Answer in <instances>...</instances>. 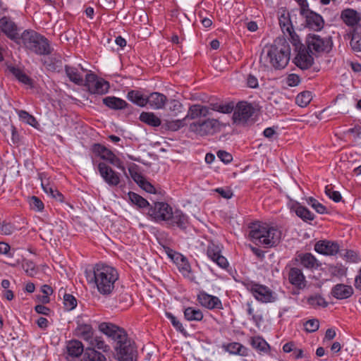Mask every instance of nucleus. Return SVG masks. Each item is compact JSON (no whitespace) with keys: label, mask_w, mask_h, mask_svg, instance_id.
<instances>
[{"label":"nucleus","mask_w":361,"mask_h":361,"mask_svg":"<svg viewBox=\"0 0 361 361\" xmlns=\"http://www.w3.org/2000/svg\"><path fill=\"white\" fill-rule=\"evenodd\" d=\"M290 48L284 37H279L272 45L267 47V53L262 52L260 62L268 61L275 69L284 68L290 59Z\"/></svg>","instance_id":"obj_1"},{"label":"nucleus","mask_w":361,"mask_h":361,"mask_svg":"<svg viewBox=\"0 0 361 361\" xmlns=\"http://www.w3.org/2000/svg\"><path fill=\"white\" fill-rule=\"evenodd\" d=\"M249 236L254 243L264 247L276 246L281 240V232L265 224L252 223L249 226Z\"/></svg>","instance_id":"obj_2"},{"label":"nucleus","mask_w":361,"mask_h":361,"mask_svg":"<svg viewBox=\"0 0 361 361\" xmlns=\"http://www.w3.org/2000/svg\"><path fill=\"white\" fill-rule=\"evenodd\" d=\"M92 279L98 291L102 295H109L114 288L115 282L118 279V274L112 267L97 264L94 267Z\"/></svg>","instance_id":"obj_3"},{"label":"nucleus","mask_w":361,"mask_h":361,"mask_svg":"<svg viewBox=\"0 0 361 361\" xmlns=\"http://www.w3.org/2000/svg\"><path fill=\"white\" fill-rule=\"evenodd\" d=\"M21 40L27 49L37 54L49 55L51 53L47 39L33 30H25L21 35Z\"/></svg>","instance_id":"obj_4"},{"label":"nucleus","mask_w":361,"mask_h":361,"mask_svg":"<svg viewBox=\"0 0 361 361\" xmlns=\"http://www.w3.org/2000/svg\"><path fill=\"white\" fill-rule=\"evenodd\" d=\"M306 44L312 54H327L331 51L333 47L331 37H322L315 34L307 35Z\"/></svg>","instance_id":"obj_5"},{"label":"nucleus","mask_w":361,"mask_h":361,"mask_svg":"<svg viewBox=\"0 0 361 361\" xmlns=\"http://www.w3.org/2000/svg\"><path fill=\"white\" fill-rule=\"evenodd\" d=\"M98 328L102 333L113 341L114 348L130 339L123 328L112 323L102 322Z\"/></svg>","instance_id":"obj_6"},{"label":"nucleus","mask_w":361,"mask_h":361,"mask_svg":"<svg viewBox=\"0 0 361 361\" xmlns=\"http://www.w3.org/2000/svg\"><path fill=\"white\" fill-rule=\"evenodd\" d=\"M119 361H137V350L135 343L128 339L114 348Z\"/></svg>","instance_id":"obj_7"},{"label":"nucleus","mask_w":361,"mask_h":361,"mask_svg":"<svg viewBox=\"0 0 361 361\" xmlns=\"http://www.w3.org/2000/svg\"><path fill=\"white\" fill-rule=\"evenodd\" d=\"M84 85L91 94H104L108 92L109 83L102 78H98L94 73H87Z\"/></svg>","instance_id":"obj_8"},{"label":"nucleus","mask_w":361,"mask_h":361,"mask_svg":"<svg viewBox=\"0 0 361 361\" xmlns=\"http://www.w3.org/2000/svg\"><path fill=\"white\" fill-rule=\"evenodd\" d=\"M247 288L252 293L255 298L259 302L265 303L273 302L277 299L276 293L264 285L251 283Z\"/></svg>","instance_id":"obj_9"},{"label":"nucleus","mask_w":361,"mask_h":361,"mask_svg":"<svg viewBox=\"0 0 361 361\" xmlns=\"http://www.w3.org/2000/svg\"><path fill=\"white\" fill-rule=\"evenodd\" d=\"M219 128V121L216 119L208 118L203 121L194 122L190 125V130L204 136L214 133Z\"/></svg>","instance_id":"obj_10"},{"label":"nucleus","mask_w":361,"mask_h":361,"mask_svg":"<svg viewBox=\"0 0 361 361\" xmlns=\"http://www.w3.org/2000/svg\"><path fill=\"white\" fill-rule=\"evenodd\" d=\"M255 109L247 102H240L234 109L233 119L236 123H245L253 115Z\"/></svg>","instance_id":"obj_11"},{"label":"nucleus","mask_w":361,"mask_h":361,"mask_svg":"<svg viewBox=\"0 0 361 361\" xmlns=\"http://www.w3.org/2000/svg\"><path fill=\"white\" fill-rule=\"evenodd\" d=\"M99 173L104 182L111 187L117 186L121 182L120 175L104 162H100L97 166Z\"/></svg>","instance_id":"obj_12"},{"label":"nucleus","mask_w":361,"mask_h":361,"mask_svg":"<svg viewBox=\"0 0 361 361\" xmlns=\"http://www.w3.org/2000/svg\"><path fill=\"white\" fill-rule=\"evenodd\" d=\"M171 209L172 208L169 204L158 202H155L154 206L149 207L147 214L156 221H166L169 219V215Z\"/></svg>","instance_id":"obj_13"},{"label":"nucleus","mask_w":361,"mask_h":361,"mask_svg":"<svg viewBox=\"0 0 361 361\" xmlns=\"http://www.w3.org/2000/svg\"><path fill=\"white\" fill-rule=\"evenodd\" d=\"M0 29L9 39L16 42L21 39L18 27L11 18L4 16L0 19Z\"/></svg>","instance_id":"obj_14"},{"label":"nucleus","mask_w":361,"mask_h":361,"mask_svg":"<svg viewBox=\"0 0 361 361\" xmlns=\"http://www.w3.org/2000/svg\"><path fill=\"white\" fill-rule=\"evenodd\" d=\"M314 250L318 253L333 256L339 252L340 246L337 242L324 240L315 243Z\"/></svg>","instance_id":"obj_15"},{"label":"nucleus","mask_w":361,"mask_h":361,"mask_svg":"<svg viewBox=\"0 0 361 361\" xmlns=\"http://www.w3.org/2000/svg\"><path fill=\"white\" fill-rule=\"evenodd\" d=\"M221 250L218 245L211 243L208 245L207 255L213 262L222 269H226L228 267V262L225 257L221 254Z\"/></svg>","instance_id":"obj_16"},{"label":"nucleus","mask_w":361,"mask_h":361,"mask_svg":"<svg viewBox=\"0 0 361 361\" xmlns=\"http://www.w3.org/2000/svg\"><path fill=\"white\" fill-rule=\"evenodd\" d=\"M166 221L169 226H176L181 230H185L189 223L188 216L179 209H176L175 211L171 209L169 215V219Z\"/></svg>","instance_id":"obj_17"},{"label":"nucleus","mask_w":361,"mask_h":361,"mask_svg":"<svg viewBox=\"0 0 361 361\" xmlns=\"http://www.w3.org/2000/svg\"><path fill=\"white\" fill-rule=\"evenodd\" d=\"M197 300L200 305L207 309H222V303L220 299L204 291H201L197 295Z\"/></svg>","instance_id":"obj_18"},{"label":"nucleus","mask_w":361,"mask_h":361,"mask_svg":"<svg viewBox=\"0 0 361 361\" xmlns=\"http://www.w3.org/2000/svg\"><path fill=\"white\" fill-rule=\"evenodd\" d=\"M310 53L307 47L298 51L294 59L295 65L302 70L310 68L314 62V59Z\"/></svg>","instance_id":"obj_19"},{"label":"nucleus","mask_w":361,"mask_h":361,"mask_svg":"<svg viewBox=\"0 0 361 361\" xmlns=\"http://www.w3.org/2000/svg\"><path fill=\"white\" fill-rule=\"evenodd\" d=\"M45 68L50 71L60 73L63 71L62 57L59 54H52L42 60Z\"/></svg>","instance_id":"obj_20"},{"label":"nucleus","mask_w":361,"mask_h":361,"mask_svg":"<svg viewBox=\"0 0 361 361\" xmlns=\"http://www.w3.org/2000/svg\"><path fill=\"white\" fill-rule=\"evenodd\" d=\"M307 27L314 31L321 30L324 25L323 18L318 13L314 12H309L307 15L304 16Z\"/></svg>","instance_id":"obj_21"},{"label":"nucleus","mask_w":361,"mask_h":361,"mask_svg":"<svg viewBox=\"0 0 361 361\" xmlns=\"http://www.w3.org/2000/svg\"><path fill=\"white\" fill-rule=\"evenodd\" d=\"M341 18L347 25L356 27L361 20V14L354 9L347 8L341 12Z\"/></svg>","instance_id":"obj_22"},{"label":"nucleus","mask_w":361,"mask_h":361,"mask_svg":"<svg viewBox=\"0 0 361 361\" xmlns=\"http://www.w3.org/2000/svg\"><path fill=\"white\" fill-rule=\"evenodd\" d=\"M331 293L336 299L343 300L350 298L353 294V289L350 286L340 283L332 288Z\"/></svg>","instance_id":"obj_23"},{"label":"nucleus","mask_w":361,"mask_h":361,"mask_svg":"<svg viewBox=\"0 0 361 361\" xmlns=\"http://www.w3.org/2000/svg\"><path fill=\"white\" fill-rule=\"evenodd\" d=\"M351 49L356 52H361V25L353 27L352 31L347 34Z\"/></svg>","instance_id":"obj_24"},{"label":"nucleus","mask_w":361,"mask_h":361,"mask_svg":"<svg viewBox=\"0 0 361 361\" xmlns=\"http://www.w3.org/2000/svg\"><path fill=\"white\" fill-rule=\"evenodd\" d=\"M74 334L88 343L94 336V331L91 324L78 323Z\"/></svg>","instance_id":"obj_25"},{"label":"nucleus","mask_w":361,"mask_h":361,"mask_svg":"<svg viewBox=\"0 0 361 361\" xmlns=\"http://www.w3.org/2000/svg\"><path fill=\"white\" fill-rule=\"evenodd\" d=\"M102 101L104 104L113 110H122L128 109V106H130L129 104L125 100L114 96L106 97Z\"/></svg>","instance_id":"obj_26"},{"label":"nucleus","mask_w":361,"mask_h":361,"mask_svg":"<svg viewBox=\"0 0 361 361\" xmlns=\"http://www.w3.org/2000/svg\"><path fill=\"white\" fill-rule=\"evenodd\" d=\"M166 97L159 92H152L149 96H147V104H149L154 109H160L164 108Z\"/></svg>","instance_id":"obj_27"},{"label":"nucleus","mask_w":361,"mask_h":361,"mask_svg":"<svg viewBox=\"0 0 361 361\" xmlns=\"http://www.w3.org/2000/svg\"><path fill=\"white\" fill-rule=\"evenodd\" d=\"M209 114V108L207 106L193 104L189 107L186 118L195 119L200 116H207Z\"/></svg>","instance_id":"obj_28"},{"label":"nucleus","mask_w":361,"mask_h":361,"mask_svg":"<svg viewBox=\"0 0 361 361\" xmlns=\"http://www.w3.org/2000/svg\"><path fill=\"white\" fill-rule=\"evenodd\" d=\"M68 353V359L71 357H78L82 355L84 351V346L82 342L78 340L69 341L66 346Z\"/></svg>","instance_id":"obj_29"},{"label":"nucleus","mask_w":361,"mask_h":361,"mask_svg":"<svg viewBox=\"0 0 361 361\" xmlns=\"http://www.w3.org/2000/svg\"><path fill=\"white\" fill-rule=\"evenodd\" d=\"M64 68L66 74L69 78L70 81L78 85H84L85 80H83L82 75L79 73L77 68L66 65Z\"/></svg>","instance_id":"obj_30"},{"label":"nucleus","mask_w":361,"mask_h":361,"mask_svg":"<svg viewBox=\"0 0 361 361\" xmlns=\"http://www.w3.org/2000/svg\"><path fill=\"white\" fill-rule=\"evenodd\" d=\"M288 281L295 286H300L305 281L302 271L296 267L290 268L288 271Z\"/></svg>","instance_id":"obj_31"},{"label":"nucleus","mask_w":361,"mask_h":361,"mask_svg":"<svg viewBox=\"0 0 361 361\" xmlns=\"http://www.w3.org/2000/svg\"><path fill=\"white\" fill-rule=\"evenodd\" d=\"M127 99L140 107L147 105V96H145L138 90L129 91L127 94Z\"/></svg>","instance_id":"obj_32"},{"label":"nucleus","mask_w":361,"mask_h":361,"mask_svg":"<svg viewBox=\"0 0 361 361\" xmlns=\"http://www.w3.org/2000/svg\"><path fill=\"white\" fill-rule=\"evenodd\" d=\"M92 152L101 159L109 162L111 159L114 157V154L112 151L102 145L101 144H94L92 146Z\"/></svg>","instance_id":"obj_33"},{"label":"nucleus","mask_w":361,"mask_h":361,"mask_svg":"<svg viewBox=\"0 0 361 361\" xmlns=\"http://www.w3.org/2000/svg\"><path fill=\"white\" fill-rule=\"evenodd\" d=\"M140 120L153 127L159 126L161 123V120L154 113L152 112H142L139 117Z\"/></svg>","instance_id":"obj_34"},{"label":"nucleus","mask_w":361,"mask_h":361,"mask_svg":"<svg viewBox=\"0 0 361 361\" xmlns=\"http://www.w3.org/2000/svg\"><path fill=\"white\" fill-rule=\"evenodd\" d=\"M84 360L85 361H106L105 356L100 352L97 351L93 348H87L84 353Z\"/></svg>","instance_id":"obj_35"},{"label":"nucleus","mask_w":361,"mask_h":361,"mask_svg":"<svg viewBox=\"0 0 361 361\" xmlns=\"http://www.w3.org/2000/svg\"><path fill=\"white\" fill-rule=\"evenodd\" d=\"M184 317L188 321H201L203 319V314L199 309L188 307L184 310Z\"/></svg>","instance_id":"obj_36"},{"label":"nucleus","mask_w":361,"mask_h":361,"mask_svg":"<svg viewBox=\"0 0 361 361\" xmlns=\"http://www.w3.org/2000/svg\"><path fill=\"white\" fill-rule=\"evenodd\" d=\"M90 345L89 348H95L99 350H102L103 352H108L110 350V347L109 345L106 344L105 341L100 336H94L90 339L88 342Z\"/></svg>","instance_id":"obj_37"},{"label":"nucleus","mask_w":361,"mask_h":361,"mask_svg":"<svg viewBox=\"0 0 361 361\" xmlns=\"http://www.w3.org/2000/svg\"><path fill=\"white\" fill-rule=\"evenodd\" d=\"M295 212L296 215L304 221H312L314 219V214L313 213L307 208L299 204L295 206Z\"/></svg>","instance_id":"obj_38"},{"label":"nucleus","mask_w":361,"mask_h":361,"mask_svg":"<svg viewBox=\"0 0 361 361\" xmlns=\"http://www.w3.org/2000/svg\"><path fill=\"white\" fill-rule=\"evenodd\" d=\"M298 257L301 264L306 268H314L316 265L318 266L317 259L311 253L300 254Z\"/></svg>","instance_id":"obj_39"},{"label":"nucleus","mask_w":361,"mask_h":361,"mask_svg":"<svg viewBox=\"0 0 361 361\" xmlns=\"http://www.w3.org/2000/svg\"><path fill=\"white\" fill-rule=\"evenodd\" d=\"M128 197L130 202L139 208L149 207L150 204L145 198L134 192H128Z\"/></svg>","instance_id":"obj_40"},{"label":"nucleus","mask_w":361,"mask_h":361,"mask_svg":"<svg viewBox=\"0 0 361 361\" xmlns=\"http://www.w3.org/2000/svg\"><path fill=\"white\" fill-rule=\"evenodd\" d=\"M209 110L216 111L224 114H229L234 109V105L233 103H228L226 104H220L219 103H211L208 106Z\"/></svg>","instance_id":"obj_41"},{"label":"nucleus","mask_w":361,"mask_h":361,"mask_svg":"<svg viewBox=\"0 0 361 361\" xmlns=\"http://www.w3.org/2000/svg\"><path fill=\"white\" fill-rule=\"evenodd\" d=\"M226 350L231 354H237L245 356L247 355V348L239 343H231L226 346Z\"/></svg>","instance_id":"obj_42"},{"label":"nucleus","mask_w":361,"mask_h":361,"mask_svg":"<svg viewBox=\"0 0 361 361\" xmlns=\"http://www.w3.org/2000/svg\"><path fill=\"white\" fill-rule=\"evenodd\" d=\"M42 187L43 190L53 198L56 199L58 201L62 202L63 196V195L57 190L53 185H51L49 183L45 184L44 182L42 183Z\"/></svg>","instance_id":"obj_43"},{"label":"nucleus","mask_w":361,"mask_h":361,"mask_svg":"<svg viewBox=\"0 0 361 361\" xmlns=\"http://www.w3.org/2000/svg\"><path fill=\"white\" fill-rule=\"evenodd\" d=\"M178 260L174 262L177 264L178 266V269L183 274H188L190 273L191 269L190 265L186 259L183 255H177Z\"/></svg>","instance_id":"obj_44"},{"label":"nucleus","mask_w":361,"mask_h":361,"mask_svg":"<svg viewBox=\"0 0 361 361\" xmlns=\"http://www.w3.org/2000/svg\"><path fill=\"white\" fill-rule=\"evenodd\" d=\"M312 99V93L309 91H304L298 94L295 98V102L298 106L305 107L310 104Z\"/></svg>","instance_id":"obj_45"},{"label":"nucleus","mask_w":361,"mask_h":361,"mask_svg":"<svg viewBox=\"0 0 361 361\" xmlns=\"http://www.w3.org/2000/svg\"><path fill=\"white\" fill-rule=\"evenodd\" d=\"M186 116L183 119L173 121H165L164 126L166 128L172 131H176L186 125Z\"/></svg>","instance_id":"obj_46"},{"label":"nucleus","mask_w":361,"mask_h":361,"mask_svg":"<svg viewBox=\"0 0 361 361\" xmlns=\"http://www.w3.org/2000/svg\"><path fill=\"white\" fill-rule=\"evenodd\" d=\"M279 25L283 30V32H287L288 33H290V31L293 30L292 23L290 19L289 13L286 15L285 13L282 14L279 18Z\"/></svg>","instance_id":"obj_47"},{"label":"nucleus","mask_w":361,"mask_h":361,"mask_svg":"<svg viewBox=\"0 0 361 361\" xmlns=\"http://www.w3.org/2000/svg\"><path fill=\"white\" fill-rule=\"evenodd\" d=\"M11 72L13 73V75L22 83L25 85H30L31 84V79L25 73H23L20 68L12 67L10 69Z\"/></svg>","instance_id":"obj_48"},{"label":"nucleus","mask_w":361,"mask_h":361,"mask_svg":"<svg viewBox=\"0 0 361 361\" xmlns=\"http://www.w3.org/2000/svg\"><path fill=\"white\" fill-rule=\"evenodd\" d=\"M251 345L254 348L260 351H266L269 347L267 343L262 337L259 336L252 338Z\"/></svg>","instance_id":"obj_49"},{"label":"nucleus","mask_w":361,"mask_h":361,"mask_svg":"<svg viewBox=\"0 0 361 361\" xmlns=\"http://www.w3.org/2000/svg\"><path fill=\"white\" fill-rule=\"evenodd\" d=\"M308 304L311 306L316 307H326L328 303L325 301V300L320 295H312L308 298Z\"/></svg>","instance_id":"obj_50"},{"label":"nucleus","mask_w":361,"mask_h":361,"mask_svg":"<svg viewBox=\"0 0 361 361\" xmlns=\"http://www.w3.org/2000/svg\"><path fill=\"white\" fill-rule=\"evenodd\" d=\"M307 204L310 205L319 214H325L327 212L326 207L319 202L313 197H309L307 200Z\"/></svg>","instance_id":"obj_51"},{"label":"nucleus","mask_w":361,"mask_h":361,"mask_svg":"<svg viewBox=\"0 0 361 361\" xmlns=\"http://www.w3.org/2000/svg\"><path fill=\"white\" fill-rule=\"evenodd\" d=\"M63 304L68 310H72L77 306V300L71 294L65 293L63 295Z\"/></svg>","instance_id":"obj_52"},{"label":"nucleus","mask_w":361,"mask_h":361,"mask_svg":"<svg viewBox=\"0 0 361 361\" xmlns=\"http://www.w3.org/2000/svg\"><path fill=\"white\" fill-rule=\"evenodd\" d=\"M18 116L23 121L32 126H35V125L37 123L35 118L24 110H20L18 111Z\"/></svg>","instance_id":"obj_53"},{"label":"nucleus","mask_w":361,"mask_h":361,"mask_svg":"<svg viewBox=\"0 0 361 361\" xmlns=\"http://www.w3.org/2000/svg\"><path fill=\"white\" fill-rule=\"evenodd\" d=\"M166 315L169 319H170L173 327L178 331L185 334V330L181 324V322L171 313L166 312Z\"/></svg>","instance_id":"obj_54"},{"label":"nucleus","mask_w":361,"mask_h":361,"mask_svg":"<svg viewBox=\"0 0 361 361\" xmlns=\"http://www.w3.org/2000/svg\"><path fill=\"white\" fill-rule=\"evenodd\" d=\"M288 34L290 36V42L296 52L307 48L303 44L301 43L299 37L294 32L290 31V33Z\"/></svg>","instance_id":"obj_55"},{"label":"nucleus","mask_w":361,"mask_h":361,"mask_svg":"<svg viewBox=\"0 0 361 361\" xmlns=\"http://www.w3.org/2000/svg\"><path fill=\"white\" fill-rule=\"evenodd\" d=\"M326 195L336 202H338L342 199L341 195L338 191L334 190L331 185L325 187Z\"/></svg>","instance_id":"obj_56"},{"label":"nucleus","mask_w":361,"mask_h":361,"mask_svg":"<svg viewBox=\"0 0 361 361\" xmlns=\"http://www.w3.org/2000/svg\"><path fill=\"white\" fill-rule=\"evenodd\" d=\"M304 326L307 332L313 333L318 330L319 322L316 319H309L304 324Z\"/></svg>","instance_id":"obj_57"},{"label":"nucleus","mask_w":361,"mask_h":361,"mask_svg":"<svg viewBox=\"0 0 361 361\" xmlns=\"http://www.w3.org/2000/svg\"><path fill=\"white\" fill-rule=\"evenodd\" d=\"M344 259L348 262L356 263L361 261L358 254L351 250H345V253L343 255Z\"/></svg>","instance_id":"obj_58"},{"label":"nucleus","mask_w":361,"mask_h":361,"mask_svg":"<svg viewBox=\"0 0 361 361\" xmlns=\"http://www.w3.org/2000/svg\"><path fill=\"white\" fill-rule=\"evenodd\" d=\"M183 104L178 100L172 99L169 104V109L170 111L173 113L174 116H176L178 113L183 110Z\"/></svg>","instance_id":"obj_59"},{"label":"nucleus","mask_w":361,"mask_h":361,"mask_svg":"<svg viewBox=\"0 0 361 361\" xmlns=\"http://www.w3.org/2000/svg\"><path fill=\"white\" fill-rule=\"evenodd\" d=\"M137 166L134 165L133 166L129 167L128 171L135 182H136L138 185L141 183V182L145 179L142 175L137 172L136 170Z\"/></svg>","instance_id":"obj_60"},{"label":"nucleus","mask_w":361,"mask_h":361,"mask_svg":"<svg viewBox=\"0 0 361 361\" xmlns=\"http://www.w3.org/2000/svg\"><path fill=\"white\" fill-rule=\"evenodd\" d=\"M5 127L6 130L4 131V135L6 136L7 133H11L13 143H16L19 140L16 128L13 125L8 123L6 124Z\"/></svg>","instance_id":"obj_61"},{"label":"nucleus","mask_w":361,"mask_h":361,"mask_svg":"<svg viewBox=\"0 0 361 361\" xmlns=\"http://www.w3.org/2000/svg\"><path fill=\"white\" fill-rule=\"evenodd\" d=\"M30 205L32 209L37 211H42L44 209V204L39 198L36 196H32L30 201Z\"/></svg>","instance_id":"obj_62"},{"label":"nucleus","mask_w":361,"mask_h":361,"mask_svg":"<svg viewBox=\"0 0 361 361\" xmlns=\"http://www.w3.org/2000/svg\"><path fill=\"white\" fill-rule=\"evenodd\" d=\"M109 163L117 167L124 173L125 176H127L126 170L123 164V161L118 157H117L116 154L114 155V157L111 159Z\"/></svg>","instance_id":"obj_63"},{"label":"nucleus","mask_w":361,"mask_h":361,"mask_svg":"<svg viewBox=\"0 0 361 361\" xmlns=\"http://www.w3.org/2000/svg\"><path fill=\"white\" fill-rule=\"evenodd\" d=\"M23 268L26 274L30 276H33L36 273L35 266L33 262L30 261L26 262L25 264H23Z\"/></svg>","instance_id":"obj_64"}]
</instances>
